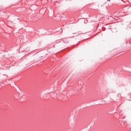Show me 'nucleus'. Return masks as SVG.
<instances>
[{"instance_id":"obj_1","label":"nucleus","mask_w":131,"mask_h":131,"mask_svg":"<svg viewBox=\"0 0 131 131\" xmlns=\"http://www.w3.org/2000/svg\"><path fill=\"white\" fill-rule=\"evenodd\" d=\"M63 42H64L65 43H66V42H67V43H68V41H66V38H64V39H63Z\"/></svg>"},{"instance_id":"obj_2","label":"nucleus","mask_w":131,"mask_h":131,"mask_svg":"<svg viewBox=\"0 0 131 131\" xmlns=\"http://www.w3.org/2000/svg\"><path fill=\"white\" fill-rule=\"evenodd\" d=\"M107 2H110V0H107Z\"/></svg>"},{"instance_id":"obj_3","label":"nucleus","mask_w":131,"mask_h":131,"mask_svg":"<svg viewBox=\"0 0 131 131\" xmlns=\"http://www.w3.org/2000/svg\"><path fill=\"white\" fill-rule=\"evenodd\" d=\"M6 77H8V76L7 75H6Z\"/></svg>"}]
</instances>
